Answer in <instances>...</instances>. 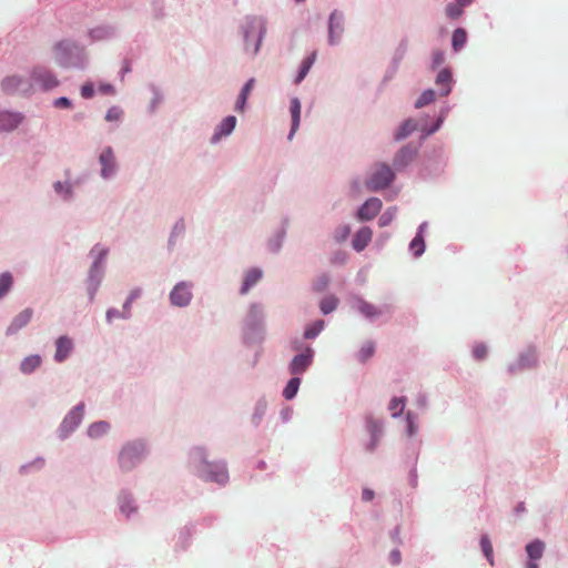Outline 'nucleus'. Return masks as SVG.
Listing matches in <instances>:
<instances>
[{"mask_svg":"<svg viewBox=\"0 0 568 568\" xmlns=\"http://www.w3.org/2000/svg\"><path fill=\"white\" fill-rule=\"evenodd\" d=\"M435 100V92L433 90H426L424 91L420 97L415 102L416 108H423L425 105H428Z\"/></svg>","mask_w":568,"mask_h":568,"instance_id":"e433bc0d","label":"nucleus"},{"mask_svg":"<svg viewBox=\"0 0 568 568\" xmlns=\"http://www.w3.org/2000/svg\"><path fill=\"white\" fill-rule=\"evenodd\" d=\"M247 98L248 97L240 93V95L237 98V101H236V104H235V110L236 111H239V112H243L244 111Z\"/></svg>","mask_w":568,"mask_h":568,"instance_id":"49530a36","label":"nucleus"},{"mask_svg":"<svg viewBox=\"0 0 568 568\" xmlns=\"http://www.w3.org/2000/svg\"><path fill=\"white\" fill-rule=\"evenodd\" d=\"M527 568H539L538 564L535 562V560H531L527 564Z\"/></svg>","mask_w":568,"mask_h":568,"instance_id":"bf43d9fd","label":"nucleus"},{"mask_svg":"<svg viewBox=\"0 0 568 568\" xmlns=\"http://www.w3.org/2000/svg\"><path fill=\"white\" fill-rule=\"evenodd\" d=\"M375 352V346L372 342H366L358 352V358L361 362H366L369 357L373 356Z\"/></svg>","mask_w":568,"mask_h":568,"instance_id":"4c0bfd02","label":"nucleus"},{"mask_svg":"<svg viewBox=\"0 0 568 568\" xmlns=\"http://www.w3.org/2000/svg\"><path fill=\"white\" fill-rule=\"evenodd\" d=\"M313 362V349L311 347H306L305 351L302 354L296 355L291 364H290V372L293 375H300L303 374L308 366Z\"/></svg>","mask_w":568,"mask_h":568,"instance_id":"423d86ee","label":"nucleus"},{"mask_svg":"<svg viewBox=\"0 0 568 568\" xmlns=\"http://www.w3.org/2000/svg\"><path fill=\"white\" fill-rule=\"evenodd\" d=\"M123 115V110L119 106H111L106 114L105 120L109 122L120 121Z\"/></svg>","mask_w":568,"mask_h":568,"instance_id":"58836bf2","label":"nucleus"},{"mask_svg":"<svg viewBox=\"0 0 568 568\" xmlns=\"http://www.w3.org/2000/svg\"><path fill=\"white\" fill-rule=\"evenodd\" d=\"M13 283L12 275L9 272H4L0 275V298L3 297Z\"/></svg>","mask_w":568,"mask_h":568,"instance_id":"f704fd0d","label":"nucleus"},{"mask_svg":"<svg viewBox=\"0 0 568 568\" xmlns=\"http://www.w3.org/2000/svg\"><path fill=\"white\" fill-rule=\"evenodd\" d=\"M357 310L367 318H374L382 314L378 307L364 300H358Z\"/></svg>","mask_w":568,"mask_h":568,"instance_id":"4be33fe9","label":"nucleus"},{"mask_svg":"<svg viewBox=\"0 0 568 568\" xmlns=\"http://www.w3.org/2000/svg\"><path fill=\"white\" fill-rule=\"evenodd\" d=\"M254 83H255V80L254 79H250L245 85L243 87L242 91H241V94H244L246 97H248V94L251 93L253 87H254Z\"/></svg>","mask_w":568,"mask_h":568,"instance_id":"de8ad7c7","label":"nucleus"},{"mask_svg":"<svg viewBox=\"0 0 568 568\" xmlns=\"http://www.w3.org/2000/svg\"><path fill=\"white\" fill-rule=\"evenodd\" d=\"M450 81H452V73L447 69L442 70L437 74L436 85L439 88V94L442 97L449 94Z\"/></svg>","mask_w":568,"mask_h":568,"instance_id":"f3484780","label":"nucleus"},{"mask_svg":"<svg viewBox=\"0 0 568 568\" xmlns=\"http://www.w3.org/2000/svg\"><path fill=\"white\" fill-rule=\"evenodd\" d=\"M236 118L233 115L226 116L217 128L213 140H219L221 136L229 135L235 128Z\"/></svg>","mask_w":568,"mask_h":568,"instance_id":"6ab92c4d","label":"nucleus"},{"mask_svg":"<svg viewBox=\"0 0 568 568\" xmlns=\"http://www.w3.org/2000/svg\"><path fill=\"white\" fill-rule=\"evenodd\" d=\"M94 94V88L92 83H85L81 88V95L84 99H90Z\"/></svg>","mask_w":568,"mask_h":568,"instance_id":"37998d69","label":"nucleus"},{"mask_svg":"<svg viewBox=\"0 0 568 568\" xmlns=\"http://www.w3.org/2000/svg\"><path fill=\"white\" fill-rule=\"evenodd\" d=\"M382 201L377 197L368 199L357 211L359 221L373 220L382 210Z\"/></svg>","mask_w":568,"mask_h":568,"instance_id":"0eeeda50","label":"nucleus"},{"mask_svg":"<svg viewBox=\"0 0 568 568\" xmlns=\"http://www.w3.org/2000/svg\"><path fill=\"white\" fill-rule=\"evenodd\" d=\"M145 453L144 444L133 442L125 445L119 456L120 466L124 470L132 469L143 457Z\"/></svg>","mask_w":568,"mask_h":568,"instance_id":"7ed1b4c3","label":"nucleus"},{"mask_svg":"<svg viewBox=\"0 0 568 568\" xmlns=\"http://www.w3.org/2000/svg\"><path fill=\"white\" fill-rule=\"evenodd\" d=\"M290 112L292 116V128L288 135L291 140L300 126L301 121V102L297 98H293L290 102Z\"/></svg>","mask_w":568,"mask_h":568,"instance_id":"dca6fc26","label":"nucleus"},{"mask_svg":"<svg viewBox=\"0 0 568 568\" xmlns=\"http://www.w3.org/2000/svg\"><path fill=\"white\" fill-rule=\"evenodd\" d=\"M266 33V26L262 19L252 18L247 21L244 32L245 49L252 54H257L262 44V40Z\"/></svg>","mask_w":568,"mask_h":568,"instance_id":"f257e3e1","label":"nucleus"},{"mask_svg":"<svg viewBox=\"0 0 568 568\" xmlns=\"http://www.w3.org/2000/svg\"><path fill=\"white\" fill-rule=\"evenodd\" d=\"M203 471L206 476V479L216 481L219 484L226 483L229 478L226 468L223 465H213L210 463H204Z\"/></svg>","mask_w":568,"mask_h":568,"instance_id":"6e6552de","label":"nucleus"},{"mask_svg":"<svg viewBox=\"0 0 568 568\" xmlns=\"http://www.w3.org/2000/svg\"><path fill=\"white\" fill-rule=\"evenodd\" d=\"M351 229L348 225H343L338 227L336 233L337 241H345L347 236L349 235Z\"/></svg>","mask_w":568,"mask_h":568,"instance_id":"c03bdc74","label":"nucleus"},{"mask_svg":"<svg viewBox=\"0 0 568 568\" xmlns=\"http://www.w3.org/2000/svg\"><path fill=\"white\" fill-rule=\"evenodd\" d=\"M394 180V172L386 164H376L371 176L366 180L368 191L376 192L387 187Z\"/></svg>","mask_w":568,"mask_h":568,"instance_id":"f03ea898","label":"nucleus"},{"mask_svg":"<svg viewBox=\"0 0 568 568\" xmlns=\"http://www.w3.org/2000/svg\"><path fill=\"white\" fill-rule=\"evenodd\" d=\"M31 83L42 90H50L58 85V80L50 70L37 67L31 72Z\"/></svg>","mask_w":568,"mask_h":568,"instance_id":"20e7f679","label":"nucleus"},{"mask_svg":"<svg viewBox=\"0 0 568 568\" xmlns=\"http://www.w3.org/2000/svg\"><path fill=\"white\" fill-rule=\"evenodd\" d=\"M337 305H338V298L334 295H328V296H325L321 301L320 308H321L322 313L326 315V314H329L333 311H335Z\"/></svg>","mask_w":568,"mask_h":568,"instance_id":"b1692460","label":"nucleus"},{"mask_svg":"<svg viewBox=\"0 0 568 568\" xmlns=\"http://www.w3.org/2000/svg\"><path fill=\"white\" fill-rule=\"evenodd\" d=\"M416 130V123L413 120H406L395 134V140L399 141L407 138Z\"/></svg>","mask_w":568,"mask_h":568,"instance_id":"393cba45","label":"nucleus"},{"mask_svg":"<svg viewBox=\"0 0 568 568\" xmlns=\"http://www.w3.org/2000/svg\"><path fill=\"white\" fill-rule=\"evenodd\" d=\"M2 88L8 93H29L33 84L19 75H11L2 81Z\"/></svg>","mask_w":568,"mask_h":568,"instance_id":"39448f33","label":"nucleus"},{"mask_svg":"<svg viewBox=\"0 0 568 568\" xmlns=\"http://www.w3.org/2000/svg\"><path fill=\"white\" fill-rule=\"evenodd\" d=\"M54 105L58 108H69L71 105V102L68 98H59L54 101Z\"/></svg>","mask_w":568,"mask_h":568,"instance_id":"09e8293b","label":"nucleus"},{"mask_svg":"<svg viewBox=\"0 0 568 568\" xmlns=\"http://www.w3.org/2000/svg\"><path fill=\"white\" fill-rule=\"evenodd\" d=\"M116 312L115 311H108L106 313V316H108V320L111 321L112 317L116 316Z\"/></svg>","mask_w":568,"mask_h":568,"instance_id":"13d9d810","label":"nucleus"},{"mask_svg":"<svg viewBox=\"0 0 568 568\" xmlns=\"http://www.w3.org/2000/svg\"><path fill=\"white\" fill-rule=\"evenodd\" d=\"M393 220V214L389 212H385L378 220V224L381 227L387 226Z\"/></svg>","mask_w":568,"mask_h":568,"instance_id":"a18cd8bd","label":"nucleus"},{"mask_svg":"<svg viewBox=\"0 0 568 568\" xmlns=\"http://www.w3.org/2000/svg\"><path fill=\"white\" fill-rule=\"evenodd\" d=\"M342 31V17L336 11H334L329 17V42L332 44L336 42L335 38L338 37Z\"/></svg>","mask_w":568,"mask_h":568,"instance_id":"a211bd4d","label":"nucleus"},{"mask_svg":"<svg viewBox=\"0 0 568 568\" xmlns=\"http://www.w3.org/2000/svg\"><path fill=\"white\" fill-rule=\"evenodd\" d=\"M329 283V277L326 274H323L316 278V281L313 284V287L316 292H323L326 290Z\"/></svg>","mask_w":568,"mask_h":568,"instance_id":"ea45409f","label":"nucleus"},{"mask_svg":"<svg viewBox=\"0 0 568 568\" xmlns=\"http://www.w3.org/2000/svg\"><path fill=\"white\" fill-rule=\"evenodd\" d=\"M407 419H408V426H409V435H413L414 434V426H413V423L410 420V413L407 414Z\"/></svg>","mask_w":568,"mask_h":568,"instance_id":"4d7b16f0","label":"nucleus"},{"mask_svg":"<svg viewBox=\"0 0 568 568\" xmlns=\"http://www.w3.org/2000/svg\"><path fill=\"white\" fill-rule=\"evenodd\" d=\"M366 427L368 433L371 434V442L367 445V450L372 452L377 446L381 435H382V423L372 417L367 418Z\"/></svg>","mask_w":568,"mask_h":568,"instance_id":"ddd939ff","label":"nucleus"},{"mask_svg":"<svg viewBox=\"0 0 568 568\" xmlns=\"http://www.w3.org/2000/svg\"><path fill=\"white\" fill-rule=\"evenodd\" d=\"M262 277V271L258 268H252L247 271L245 274V278L243 282V286L241 288V293L245 294L248 292V290L256 284Z\"/></svg>","mask_w":568,"mask_h":568,"instance_id":"aec40b11","label":"nucleus"},{"mask_svg":"<svg viewBox=\"0 0 568 568\" xmlns=\"http://www.w3.org/2000/svg\"><path fill=\"white\" fill-rule=\"evenodd\" d=\"M455 1L458 2L459 7H463V8L469 6L470 3L474 2V0H455Z\"/></svg>","mask_w":568,"mask_h":568,"instance_id":"6e6d98bb","label":"nucleus"},{"mask_svg":"<svg viewBox=\"0 0 568 568\" xmlns=\"http://www.w3.org/2000/svg\"><path fill=\"white\" fill-rule=\"evenodd\" d=\"M409 248L415 256H420L425 251V242L423 235L418 233L409 244Z\"/></svg>","mask_w":568,"mask_h":568,"instance_id":"473e14b6","label":"nucleus"},{"mask_svg":"<svg viewBox=\"0 0 568 568\" xmlns=\"http://www.w3.org/2000/svg\"><path fill=\"white\" fill-rule=\"evenodd\" d=\"M84 405L80 404L78 405L64 419V424H71L73 427L78 426L80 424V420L83 415Z\"/></svg>","mask_w":568,"mask_h":568,"instance_id":"7c9ffc66","label":"nucleus"},{"mask_svg":"<svg viewBox=\"0 0 568 568\" xmlns=\"http://www.w3.org/2000/svg\"><path fill=\"white\" fill-rule=\"evenodd\" d=\"M545 542L536 539L526 546V551L530 560H537L542 557Z\"/></svg>","mask_w":568,"mask_h":568,"instance_id":"412c9836","label":"nucleus"},{"mask_svg":"<svg viewBox=\"0 0 568 568\" xmlns=\"http://www.w3.org/2000/svg\"><path fill=\"white\" fill-rule=\"evenodd\" d=\"M191 297L192 294L190 287L185 283L175 285L170 295L172 304L176 306L187 305L191 301Z\"/></svg>","mask_w":568,"mask_h":568,"instance_id":"1a4fd4ad","label":"nucleus"},{"mask_svg":"<svg viewBox=\"0 0 568 568\" xmlns=\"http://www.w3.org/2000/svg\"><path fill=\"white\" fill-rule=\"evenodd\" d=\"M405 408L404 397H394L388 405V409L393 417H398Z\"/></svg>","mask_w":568,"mask_h":568,"instance_id":"c756f323","label":"nucleus"},{"mask_svg":"<svg viewBox=\"0 0 568 568\" xmlns=\"http://www.w3.org/2000/svg\"><path fill=\"white\" fill-rule=\"evenodd\" d=\"M101 174L103 178H109L115 169V158L110 146L105 148L100 154Z\"/></svg>","mask_w":568,"mask_h":568,"instance_id":"9b49d317","label":"nucleus"},{"mask_svg":"<svg viewBox=\"0 0 568 568\" xmlns=\"http://www.w3.org/2000/svg\"><path fill=\"white\" fill-rule=\"evenodd\" d=\"M373 231L368 226L359 229L353 237V248L357 252H362L372 241Z\"/></svg>","mask_w":568,"mask_h":568,"instance_id":"f8f14e48","label":"nucleus"},{"mask_svg":"<svg viewBox=\"0 0 568 568\" xmlns=\"http://www.w3.org/2000/svg\"><path fill=\"white\" fill-rule=\"evenodd\" d=\"M140 295V290H134L130 293L128 301L124 304V307L128 308L129 305Z\"/></svg>","mask_w":568,"mask_h":568,"instance_id":"603ef678","label":"nucleus"},{"mask_svg":"<svg viewBox=\"0 0 568 568\" xmlns=\"http://www.w3.org/2000/svg\"><path fill=\"white\" fill-rule=\"evenodd\" d=\"M32 315L33 311L31 308H26L20 312L8 326L7 334H14L24 327L31 321Z\"/></svg>","mask_w":568,"mask_h":568,"instance_id":"4468645a","label":"nucleus"},{"mask_svg":"<svg viewBox=\"0 0 568 568\" xmlns=\"http://www.w3.org/2000/svg\"><path fill=\"white\" fill-rule=\"evenodd\" d=\"M54 189H55V191H57L58 193H61L62 191H64L67 195H69V194H70V186H69V185H64V184H63V183H61V182H57V183L54 184Z\"/></svg>","mask_w":568,"mask_h":568,"instance_id":"3c124183","label":"nucleus"},{"mask_svg":"<svg viewBox=\"0 0 568 568\" xmlns=\"http://www.w3.org/2000/svg\"><path fill=\"white\" fill-rule=\"evenodd\" d=\"M324 328V321L318 320L308 327H306L304 332V337L307 339L315 338Z\"/></svg>","mask_w":568,"mask_h":568,"instance_id":"72a5a7b5","label":"nucleus"},{"mask_svg":"<svg viewBox=\"0 0 568 568\" xmlns=\"http://www.w3.org/2000/svg\"><path fill=\"white\" fill-rule=\"evenodd\" d=\"M389 558H390V562H392L393 565H397V564H399V562H400V552H399L398 550H393V551L390 552Z\"/></svg>","mask_w":568,"mask_h":568,"instance_id":"864d4df0","label":"nucleus"},{"mask_svg":"<svg viewBox=\"0 0 568 568\" xmlns=\"http://www.w3.org/2000/svg\"><path fill=\"white\" fill-rule=\"evenodd\" d=\"M22 121L19 113L0 112V131L14 130Z\"/></svg>","mask_w":568,"mask_h":568,"instance_id":"2eb2a0df","label":"nucleus"},{"mask_svg":"<svg viewBox=\"0 0 568 568\" xmlns=\"http://www.w3.org/2000/svg\"><path fill=\"white\" fill-rule=\"evenodd\" d=\"M41 364V358L38 355H31L23 359L21 363V371L23 373H31Z\"/></svg>","mask_w":568,"mask_h":568,"instance_id":"bb28decb","label":"nucleus"},{"mask_svg":"<svg viewBox=\"0 0 568 568\" xmlns=\"http://www.w3.org/2000/svg\"><path fill=\"white\" fill-rule=\"evenodd\" d=\"M120 509L126 517L136 510V508L132 505V501L128 498H124L121 501Z\"/></svg>","mask_w":568,"mask_h":568,"instance_id":"a19ab883","label":"nucleus"},{"mask_svg":"<svg viewBox=\"0 0 568 568\" xmlns=\"http://www.w3.org/2000/svg\"><path fill=\"white\" fill-rule=\"evenodd\" d=\"M109 429H110L109 423L101 420V422L93 423L89 427L88 434L92 438H98V437L106 434L109 432Z\"/></svg>","mask_w":568,"mask_h":568,"instance_id":"5701e85b","label":"nucleus"},{"mask_svg":"<svg viewBox=\"0 0 568 568\" xmlns=\"http://www.w3.org/2000/svg\"><path fill=\"white\" fill-rule=\"evenodd\" d=\"M315 59H316V53L313 52L310 57H307L303 61L301 70L295 80L296 83H300L306 77V74L308 73L310 69L312 68Z\"/></svg>","mask_w":568,"mask_h":568,"instance_id":"c85d7f7f","label":"nucleus"},{"mask_svg":"<svg viewBox=\"0 0 568 568\" xmlns=\"http://www.w3.org/2000/svg\"><path fill=\"white\" fill-rule=\"evenodd\" d=\"M99 91L103 94H113L114 93V88L113 85L106 83V84H100L99 85Z\"/></svg>","mask_w":568,"mask_h":568,"instance_id":"8fccbe9b","label":"nucleus"},{"mask_svg":"<svg viewBox=\"0 0 568 568\" xmlns=\"http://www.w3.org/2000/svg\"><path fill=\"white\" fill-rule=\"evenodd\" d=\"M300 384H301V379L298 377L291 378L290 382L287 383L286 387L283 390V396L286 399H292L296 395Z\"/></svg>","mask_w":568,"mask_h":568,"instance_id":"2f4dec72","label":"nucleus"},{"mask_svg":"<svg viewBox=\"0 0 568 568\" xmlns=\"http://www.w3.org/2000/svg\"><path fill=\"white\" fill-rule=\"evenodd\" d=\"M467 41V33L463 28H458L453 33L452 44L455 51L460 50Z\"/></svg>","mask_w":568,"mask_h":568,"instance_id":"a878e982","label":"nucleus"},{"mask_svg":"<svg viewBox=\"0 0 568 568\" xmlns=\"http://www.w3.org/2000/svg\"><path fill=\"white\" fill-rule=\"evenodd\" d=\"M473 355L477 359H484L487 355V347L484 344H478L473 349Z\"/></svg>","mask_w":568,"mask_h":568,"instance_id":"79ce46f5","label":"nucleus"},{"mask_svg":"<svg viewBox=\"0 0 568 568\" xmlns=\"http://www.w3.org/2000/svg\"><path fill=\"white\" fill-rule=\"evenodd\" d=\"M362 498L365 501H371L374 498V491L371 489H364L362 494Z\"/></svg>","mask_w":568,"mask_h":568,"instance_id":"5fc2aeb1","label":"nucleus"},{"mask_svg":"<svg viewBox=\"0 0 568 568\" xmlns=\"http://www.w3.org/2000/svg\"><path fill=\"white\" fill-rule=\"evenodd\" d=\"M480 547L484 552V556L487 558L488 562L494 565V550L490 539L487 535L481 536L480 538Z\"/></svg>","mask_w":568,"mask_h":568,"instance_id":"cd10ccee","label":"nucleus"},{"mask_svg":"<svg viewBox=\"0 0 568 568\" xmlns=\"http://www.w3.org/2000/svg\"><path fill=\"white\" fill-rule=\"evenodd\" d=\"M445 11L449 19L455 20L463 14L464 8L459 7L458 2L454 1L446 6Z\"/></svg>","mask_w":568,"mask_h":568,"instance_id":"c9c22d12","label":"nucleus"},{"mask_svg":"<svg viewBox=\"0 0 568 568\" xmlns=\"http://www.w3.org/2000/svg\"><path fill=\"white\" fill-rule=\"evenodd\" d=\"M73 349V342L68 336H60L55 342L54 359L59 363L67 359Z\"/></svg>","mask_w":568,"mask_h":568,"instance_id":"9d476101","label":"nucleus"}]
</instances>
